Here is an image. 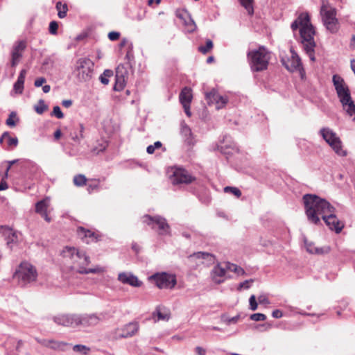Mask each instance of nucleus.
Listing matches in <instances>:
<instances>
[{
    "instance_id": "1",
    "label": "nucleus",
    "mask_w": 355,
    "mask_h": 355,
    "mask_svg": "<svg viewBox=\"0 0 355 355\" xmlns=\"http://www.w3.org/2000/svg\"><path fill=\"white\" fill-rule=\"evenodd\" d=\"M303 202L308 220L315 225L320 223L319 216H321L327 226L336 233H340L344 225L335 215L336 208L327 200L315 194L303 196Z\"/></svg>"
},
{
    "instance_id": "2",
    "label": "nucleus",
    "mask_w": 355,
    "mask_h": 355,
    "mask_svg": "<svg viewBox=\"0 0 355 355\" xmlns=\"http://www.w3.org/2000/svg\"><path fill=\"white\" fill-rule=\"evenodd\" d=\"M291 27L293 31H295L299 28V27H300V34L303 48L310 60L312 62H314L315 60L314 55L315 43L313 39L315 31L310 23L309 15L307 13L300 14L299 17L291 24Z\"/></svg>"
},
{
    "instance_id": "3",
    "label": "nucleus",
    "mask_w": 355,
    "mask_h": 355,
    "mask_svg": "<svg viewBox=\"0 0 355 355\" xmlns=\"http://www.w3.org/2000/svg\"><path fill=\"white\" fill-rule=\"evenodd\" d=\"M62 254L64 258L71 259L73 263L76 264L72 266V269L80 274H95L103 271V268L99 266L94 268H85V266L90 263V258L86 255L84 251L75 248L66 247L62 251Z\"/></svg>"
},
{
    "instance_id": "4",
    "label": "nucleus",
    "mask_w": 355,
    "mask_h": 355,
    "mask_svg": "<svg viewBox=\"0 0 355 355\" xmlns=\"http://www.w3.org/2000/svg\"><path fill=\"white\" fill-rule=\"evenodd\" d=\"M247 56L253 72H260L267 69L270 60V53L264 46L249 51Z\"/></svg>"
},
{
    "instance_id": "5",
    "label": "nucleus",
    "mask_w": 355,
    "mask_h": 355,
    "mask_svg": "<svg viewBox=\"0 0 355 355\" xmlns=\"http://www.w3.org/2000/svg\"><path fill=\"white\" fill-rule=\"evenodd\" d=\"M94 63L87 58L78 59L75 64L74 73L80 82L89 81L93 75Z\"/></svg>"
},
{
    "instance_id": "6",
    "label": "nucleus",
    "mask_w": 355,
    "mask_h": 355,
    "mask_svg": "<svg viewBox=\"0 0 355 355\" xmlns=\"http://www.w3.org/2000/svg\"><path fill=\"white\" fill-rule=\"evenodd\" d=\"M320 15L326 28L331 33H336L339 29V23L336 18V9L323 5L320 9Z\"/></svg>"
},
{
    "instance_id": "7",
    "label": "nucleus",
    "mask_w": 355,
    "mask_h": 355,
    "mask_svg": "<svg viewBox=\"0 0 355 355\" xmlns=\"http://www.w3.org/2000/svg\"><path fill=\"white\" fill-rule=\"evenodd\" d=\"M37 277L35 268L28 262H22L15 274V277L17 278L23 286L35 282Z\"/></svg>"
},
{
    "instance_id": "8",
    "label": "nucleus",
    "mask_w": 355,
    "mask_h": 355,
    "mask_svg": "<svg viewBox=\"0 0 355 355\" xmlns=\"http://www.w3.org/2000/svg\"><path fill=\"white\" fill-rule=\"evenodd\" d=\"M143 222L150 226L152 229L157 230L160 235L168 234L170 232V226L166 220L160 216H151L148 214L145 215L143 217Z\"/></svg>"
},
{
    "instance_id": "9",
    "label": "nucleus",
    "mask_w": 355,
    "mask_h": 355,
    "mask_svg": "<svg viewBox=\"0 0 355 355\" xmlns=\"http://www.w3.org/2000/svg\"><path fill=\"white\" fill-rule=\"evenodd\" d=\"M149 279L160 289H171L177 284L175 275L167 272L155 273L151 275Z\"/></svg>"
},
{
    "instance_id": "10",
    "label": "nucleus",
    "mask_w": 355,
    "mask_h": 355,
    "mask_svg": "<svg viewBox=\"0 0 355 355\" xmlns=\"http://www.w3.org/2000/svg\"><path fill=\"white\" fill-rule=\"evenodd\" d=\"M332 82L341 104L345 102H349L352 99L349 88L341 76L338 74L334 75L332 77Z\"/></svg>"
},
{
    "instance_id": "11",
    "label": "nucleus",
    "mask_w": 355,
    "mask_h": 355,
    "mask_svg": "<svg viewBox=\"0 0 355 355\" xmlns=\"http://www.w3.org/2000/svg\"><path fill=\"white\" fill-rule=\"evenodd\" d=\"M291 55L290 58H282L281 62L287 70L291 72L299 71L302 77L304 69L302 68L301 59L293 49H291Z\"/></svg>"
},
{
    "instance_id": "12",
    "label": "nucleus",
    "mask_w": 355,
    "mask_h": 355,
    "mask_svg": "<svg viewBox=\"0 0 355 355\" xmlns=\"http://www.w3.org/2000/svg\"><path fill=\"white\" fill-rule=\"evenodd\" d=\"M55 323L67 327H76L80 325L78 314H60L53 318Z\"/></svg>"
},
{
    "instance_id": "13",
    "label": "nucleus",
    "mask_w": 355,
    "mask_h": 355,
    "mask_svg": "<svg viewBox=\"0 0 355 355\" xmlns=\"http://www.w3.org/2000/svg\"><path fill=\"white\" fill-rule=\"evenodd\" d=\"M194 180L195 178L187 170L182 168H175L173 175L171 177V181L173 184H189Z\"/></svg>"
},
{
    "instance_id": "14",
    "label": "nucleus",
    "mask_w": 355,
    "mask_h": 355,
    "mask_svg": "<svg viewBox=\"0 0 355 355\" xmlns=\"http://www.w3.org/2000/svg\"><path fill=\"white\" fill-rule=\"evenodd\" d=\"M205 99L209 105L216 104L217 109L223 107L228 101L226 96L220 95L217 90L214 89L205 94Z\"/></svg>"
},
{
    "instance_id": "15",
    "label": "nucleus",
    "mask_w": 355,
    "mask_h": 355,
    "mask_svg": "<svg viewBox=\"0 0 355 355\" xmlns=\"http://www.w3.org/2000/svg\"><path fill=\"white\" fill-rule=\"evenodd\" d=\"M78 319L80 320V325L85 327L95 326L102 320V314H78Z\"/></svg>"
},
{
    "instance_id": "16",
    "label": "nucleus",
    "mask_w": 355,
    "mask_h": 355,
    "mask_svg": "<svg viewBox=\"0 0 355 355\" xmlns=\"http://www.w3.org/2000/svg\"><path fill=\"white\" fill-rule=\"evenodd\" d=\"M26 49V43L24 41L18 42L14 46L12 51L11 56V66L15 67L18 64L22 57V52Z\"/></svg>"
},
{
    "instance_id": "17",
    "label": "nucleus",
    "mask_w": 355,
    "mask_h": 355,
    "mask_svg": "<svg viewBox=\"0 0 355 355\" xmlns=\"http://www.w3.org/2000/svg\"><path fill=\"white\" fill-rule=\"evenodd\" d=\"M226 267H222L220 263H218L214 267L211 272V277L212 281L216 284H220L225 281V276L226 274Z\"/></svg>"
},
{
    "instance_id": "18",
    "label": "nucleus",
    "mask_w": 355,
    "mask_h": 355,
    "mask_svg": "<svg viewBox=\"0 0 355 355\" xmlns=\"http://www.w3.org/2000/svg\"><path fill=\"white\" fill-rule=\"evenodd\" d=\"M304 243L306 251L310 254H324L329 253L330 251L329 246L315 247L313 243L309 241L305 237L304 238Z\"/></svg>"
},
{
    "instance_id": "19",
    "label": "nucleus",
    "mask_w": 355,
    "mask_h": 355,
    "mask_svg": "<svg viewBox=\"0 0 355 355\" xmlns=\"http://www.w3.org/2000/svg\"><path fill=\"white\" fill-rule=\"evenodd\" d=\"M118 279L123 284H128L135 287H139L142 284V282H140L136 276L126 272L119 273Z\"/></svg>"
},
{
    "instance_id": "20",
    "label": "nucleus",
    "mask_w": 355,
    "mask_h": 355,
    "mask_svg": "<svg viewBox=\"0 0 355 355\" xmlns=\"http://www.w3.org/2000/svg\"><path fill=\"white\" fill-rule=\"evenodd\" d=\"M77 234L79 238L86 243L98 241V236L94 232L89 230H86L84 227H79L77 230Z\"/></svg>"
},
{
    "instance_id": "21",
    "label": "nucleus",
    "mask_w": 355,
    "mask_h": 355,
    "mask_svg": "<svg viewBox=\"0 0 355 355\" xmlns=\"http://www.w3.org/2000/svg\"><path fill=\"white\" fill-rule=\"evenodd\" d=\"M123 67L119 66L116 70L115 76V84L114 86V90L121 91L125 87V76L123 73Z\"/></svg>"
},
{
    "instance_id": "22",
    "label": "nucleus",
    "mask_w": 355,
    "mask_h": 355,
    "mask_svg": "<svg viewBox=\"0 0 355 355\" xmlns=\"http://www.w3.org/2000/svg\"><path fill=\"white\" fill-rule=\"evenodd\" d=\"M320 134L323 138V139L329 145L334 144L336 142V140L339 137L337 136L336 133L334 132L329 128H322L320 130Z\"/></svg>"
},
{
    "instance_id": "23",
    "label": "nucleus",
    "mask_w": 355,
    "mask_h": 355,
    "mask_svg": "<svg viewBox=\"0 0 355 355\" xmlns=\"http://www.w3.org/2000/svg\"><path fill=\"white\" fill-rule=\"evenodd\" d=\"M180 133L188 145L194 144L195 141L191 130L184 122L181 123Z\"/></svg>"
},
{
    "instance_id": "24",
    "label": "nucleus",
    "mask_w": 355,
    "mask_h": 355,
    "mask_svg": "<svg viewBox=\"0 0 355 355\" xmlns=\"http://www.w3.org/2000/svg\"><path fill=\"white\" fill-rule=\"evenodd\" d=\"M139 329V324L137 322H130L126 324L122 329V337L128 338L135 335Z\"/></svg>"
},
{
    "instance_id": "25",
    "label": "nucleus",
    "mask_w": 355,
    "mask_h": 355,
    "mask_svg": "<svg viewBox=\"0 0 355 355\" xmlns=\"http://www.w3.org/2000/svg\"><path fill=\"white\" fill-rule=\"evenodd\" d=\"M179 98L182 106L190 105L192 100L191 89L187 87H184L180 94Z\"/></svg>"
},
{
    "instance_id": "26",
    "label": "nucleus",
    "mask_w": 355,
    "mask_h": 355,
    "mask_svg": "<svg viewBox=\"0 0 355 355\" xmlns=\"http://www.w3.org/2000/svg\"><path fill=\"white\" fill-rule=\"evenodd\" d=\"M26 74V71L25 69H22L20 71L17 80L14 84V89L16 93L21 94L23 92Z\"/></svg>"
},
{
    "instance_id": "27",
    "label": "nucleus",
    "mask_w": 355,
    "mask_h": 355,
    "mask_svg": "<svg viewBox=\"0 0 355 355\" xmlns=\"http://www.w3.org/2000/svg\"><path fill=\"white\" fill-rule=\"evenodd\" d=\"M331 148L334 150L335 153L340 157H345L347 155V150L343 149V143L340 138L336 140L334 144H331Z\"/></svg>"
},
{
    "instance_id": "28",
    "label": "nucleus",
    "mask_w": 355,
    "mask_h": 355,
    "mask_svg": "<svg viewBox=\"0 0 355 355\" xmlns=\"http://www.w3.org/2000/svg\"><path fill=\"white\" fill-rule=\"evenodd\" d=\"M342 106L347 114L355 120V104L353 100L351 99L349 102L343 103Z\"/></svg>"
},
{
    "instance_id": "29",
    "label": "nucleus",
    "mask_w": 355,
    "mask_h": 355,
    "mask_svg": "<svg viewBox=\"0 0 355 355\" xmlns=\"http://www.w3.org/2000/svg\"><path fill=\"white\" fill-rule=\"evenodd\" d=\"M227 270H230L238 275H243L245 274V270L240 266L230 262L225 263Z\"/></svg>"
},
{
    "instance_id": "30",
    "label": "nucleus",
    "mask_w": 355,
    "mask_h": 355,
    "mask_svg": "<svg viewBox=\"0 0 355 355\" xmlns=\"http://www.w3.org/2000/svg\"><path fill=\"white\" fill-rule=\"evenodd\" d=\"M56 10H58V16L60 19H63L66 17L67 12L68 11V7L66 3H62V2L58 1L56 3L55 6Z\"/></svg>"
},
{
    "instance_id": "31",
    "label": "nucleus",
    "mask_w": 355,
    "mask_h": 355,
    "mask_svg": "<svg viewBox=\"0 0 355 355\" xmlns=\"http://www.w3.org/2000/svg\"><path fill=\"white\" fill-rule=\"evenodd\" d=\"M48 204L46 200L37 202L35 205V211L40 215L46 212Z\"/></svg>"
},
{
    "instance_id": "32",
    "label": "nucleus",
    "mask_w": 355,
    "mask_h": 355,
    "mask_svg": "<svg viewBox=\"0 0 355 355\" xmlns=\"http://www.w3.org/2000/svg\"><path fill=\"white\" fill-rule=\"evenodd\" d=\"M113 75V71L110 69H105L103 73L100 76L99 80L103 85L109 83V78Z\"/></svg>"
},
{
    "instance_id": "33",
    "label": "nucleus",
    "mask_w": 355,
    "mask_h": 355,
    "mask_svg": "<svg viewBox=\"0 0 355 355\" xmlns=\"http://www.w3.org/2000/svg\"><path fill=\"white\" fill-rule=\"evenodd\" d=\"M240 2L249 15H251L254 13L253 0H240Z\"/></svg>"
},
{
    "instance_id": "34",
    "label": "nucleus",
    "mask_w": 355,
    "mask_h": 355,
    "mask_svg": "<svg viewBox=\"0 0 355 355\" xmlns=\"http://www.w3.org/2000/svg\"><path fill=\"white\" fill-rule=\"evenodd\" d=\"M155 314L157 315L158 320H168L170 318V313L168 311H166L164 312H162L159 308L156 309V312L153 313V315Z\"/></svg>"
},
{
    "instance_id": "35",
    "label": "nucleus",
    "mask_w": 355,
    "mask_h": 355,
    "mask_svg": "<svg viewBox=\"0 0 355 355\" xmlns=\"http://www.w3.org/2000/svg\"><path fill=\"white\" fill-rule=\"evenodd\" d=\"M214 46L213 42L211 40L208 39L206 41L205 46H200L198 47V51L202 54L207 53L209 51L212 49Z\"/></svg>"
},
{
    "instance_id": "36",
    "label": "nucleus",
    "mask_w": 355,
    "mask_h": 355,
    "mask_svg": "<svg viewBox=\"0 0 355 355\" xmlns=\"http://www.w3.org/2000/svg\"><path fill=\"white\" fill-rule=\"evenodd\" d=\"M86 177L84 175H76L73 178V183L78 187H82L86 184Z\"/></svg>"
},
{
    "instance_id": "37",
    "label": "nucleus",
    "mask_w": 355,
    "mask_h": 355,
    "mask_svg": "<svg viewBox=\"0 0 355 355\" xmlns=\"http://www.w3.org/2000/svg\"><path fill=\"white\" fill-rule=\"evenodd\" d=\"M17 240L18 239L17 233L12 232V230H9L8 234L7 236V245L11 248L10 244L16 243Z\"/></svg>"
},
{
    "instance_id": "38",
    "label": "nucleus",
    "mask_w": 355,
    "mask_h": 355,
    "mask_svg": "<svg viewBox=\"0 0 355 355\" xmlns=\"http://www.w3.org/2000/svg\"><path fill=\"white\" fill-rule=\"evenodd\" d=\"M73 350L76 352L83 353V354H87L90 349L83 345H76L73 347Z\"/></svg>"
},
{
    "instance_id": "39",
    "label": "nucleus",
    "mask_w": 355,
    "mask_h": 355,
    "mask_svg": "<svg viewBox=\"0 0 355 355\" xmlns=\"http://www.w3.org/2000/svg\"><path fill=\"white\" fill-rule=\"evenodd\" d=\"M6 142L8 148H15L18 145V139L17 137H12L8 132V137H6Z\"/></svg>"
},
{
    "instance_id": "40",
    "label": "nucleus",
    "mask_w": 355,
    "mask_h": 355,
    "mask_svg": "<svg viewBox=\"0 0 355 355\" xmlns=\"http://www.w3.org/2000/svg\"><path fill=\"white\" fill-rule=\"evenodd\" d=\"M47 108V105H45L44 101L42 99L39 101V105L35 106V110L39 114H43Z\"/></svg>"
},
{
    "instance_id": "41",
    "label": "nucleus",
    "mask_w": 355,
    "mask_h": 355,
    "mask_svg": "<svg viewBox=\"0 0 355 355\" xmlns=\"http://www.w3.org/2000/svg\"><path fill=\"white\" fill-rule=\"evenodd\" d=\"M224 191L226 193L230 192L237 198L241 196V191L236 187H226L224 188Z\"/></svg>"
},
{
    "instance_id": "42",
    "label": "nucleus",
    "mask_w": 355,
    "mask_h": 355,
    "mask_svg": "<svg viewBox=\"0 0 355 355\" xmlns=\"http://www.w3.org/2000/svg\"><path fill=\"white\" fill-rule=\"evenodd\" d=\"M185 26L187 27V31L189 33L193 32L196 28V25L191 18H189L188 21H185Z\"/></svg>"
},
{
    "instance_id": "43",
    "label": "nucleus",
    "mask_w": 355,
    "mask_h": 355,
    "mask_svg": "<svg viewBox=\"0 0 355 355\" xmlns=\"http://www.w3.org/2000/svg\"><path fill=\"white\" fill-rule=\"evenodd\" d=\"M17 116V114L15 112H12L6 121V124L10 127H14L16 125L15 121L13 120L14 118Z\"/></svg>"
},
{
    "instance_id": "44",
    "label": "nucleus",
    "mask_w": 355,
    "mask_h": 355,
    "mask_svg": "<svg viewBox=\"0 0 355 355\" xmlns=\"http://www.w3.org/2000/svg\"><path fill=\"white\" fill-rule=\"evenodd\" d=\"M162 143L159 141L154 143L153 145H150L147 147L146 151L148 154H153L156 148H159L162 146Z\"/></svg>"
},
{
    "instance_id": "45",
    "label": "nucleus",
    "mask_w": 355,
    "mask_h": 355,
    "mask_svg": "<svg viewBox=\"0 0 355 355\" xmlns=\"http://www.w3.org/2000/svg\"><path fill=\"white\" fill-rule=\"evenodd\" d=\"M58 23L55 21H52L49 24V31L52 35H56L58 33Z\"/></svg>"
},
{
    "instance_id": "46",
    "label": "nucleus",
    "mask_w": 355,
    "mask_h": 355,
    "mask_svg": "<svg viewBox=\"0 0 355 355\" xmlns=\"http://www.w3.org/2000/svg\"><path fill=\"white\" fill-rule=\"evenodd\" d=\"M250 319L254 321H264L266 319V316L263 313H257L252 314Z\"/></svg>"
},
{
    "instance_id": "47",
    "label": "nucleus",
    "mask_w": 355,
    "mask_h": 355,
    "mask_svg": "<svg viewBox=\"0 0 355 355\" xmlns=\"http://www.w3.org/2000/svg\"><path fill=\"white\" fill-rule=\"evenodd\" d=\"M52 115L55 116L58 119H62L64 117V114L61 111V109L59 106L56 105L53 107Z\"/></svg>"
},
{
    "instance_id": "48",
    "label": "nucleus",
    "mask_w": 355,
    "mask_h": 355,
    "mask_svg": "<svg viewBox=\"0 0 355 355\" xmlns=\"http://www.w3.org/2000/svg\"><path fill=\"white\" fill-rule=\"evenodd\" d=\"M67 344L63 342H58L53 340H51L49 347L53 349H60L62 346L66 345Z\"/></svg>"
},
{
    "instance_id": "49",
    "label": "nucleus",
    "mask_w": 355,
    "mask_h": 355,
    "mask_svg": "<svg viewBox=\"0 0 355 355\" xmlns=\"http://www.w3.org/2000/svg\"><path fill=\"white\" fill-rule=\"evenodd\" d=\"M250 307L252 311H255L257 309L258 304L256 301V297L254 295H251L249 299Z\"/></svg>"
},
{
    "instance_id": "50",
    "label": "nucleus",
    "mask_w": 355,
    "mask_h": 355,
    "mask_svg": "<svg viewBox=\"0 0 355 355\" xmlns=\"http://www.w3.org/2000/svg\"><path fill=\"white\" fill-rule=\"evenodd\" d=\"M120 37V33L119 32L112 31L109 33L108 34V38L111 41H116Z\"/></svg>"
},
{
    "instance_id": "51",
    "label": "nucleus",
    "mask_w": 355,
    "mask_h": 355,
    "mask_svg": "<svg viewBox=\"0 0 355 355\" xmlns=\"http://www.w3.org/2000/svg\"><path fill=\"white\" fill-rule=\"evenodd\" d=\"M252 282H253V279H249V280H245L243 282H241L239 284L238 289L239 290H241V288L248 289L250 288V283H251Z\"/></svg>"
},
{
    "instance_id": "52",
    "label": "nucleus",
    "mask_w": 355,
    "mask_h": 355,
    "mask_svg": "<svg viewBox=\"0 0 355 355\" xmlns=\"http://www.w3.org/2000/svg\"><path fill=\"white\" fill-rule=\"evenodd\" d=\"M79 126H80V137H78L77 135H72L71 136V139L74 141H80V139L83 138V134H82V132H83V131L84 130L83 125V124H80Z\"/></svg>"
},
{
    "instance_id": "53",
    "label": "nucleus",
    "mask_w": 355,
    "mask_h": 355,
    "mask_svg": "<svg viewBox=\"0 0 355 355\" xmlns=\"http://www.w3.org/2000/svg\"><path fill=\"white\" fill-rule=\"evenodd\" d=\"M46 82V80L44 77H40L35 80L34 85L36 87H41L44 83Z\"/></svg>"
},
{
    "instance_id": "54",
    "label": "nucleus",
    "mask_w": 355,
    "mask_h": 355,
    "mask_svg": "<svg viewBox=\"0 0 355 355\" xmlns=\"http://www.w3.org/2000/svg\"><path fill=\"white\" fill-rule=\"evenodd\" d=\"M258 302L259 304H268L270 303L268 297L264 295H261L258 297Z\"/></svg>"
},
{
    "instance_id": "55",
    "label": "nucleus",
    "mask_w": 355,
    "mask_h": 355,
    "mask_svg": "<svg viewBox=\"0 0 355 355\" xmlns=\"http://www.w3.org/2000/svg\"><path fill=\"white\" fill-rule=\"evenodd\" d=\"M203 256H209L207 252H195L193 254L190 256L191 258L195 257L196 259H202Z\"/></svg>"
},
{
    "instance_id": "56",
    "label": "nucleus",
    "mask_w": 355,
    "mask_h": 355,
    "mask_svg": "<svg viewBox=\"0 0 355 355\" xmlns=\"http://www.w3.org/2000/svg\"><path fill=\"white\" fill-rule=\"evenodd\" d=\"M132 44H130V46H129V50L128 51L126 55H125V58L130 61L131 59H132L134 58L133 56V53L132 52Z\"/></svg>"
},
{
    "instance_id": "57",
    "label": "nucleus",
    "mask_w": 355,
    "mask_h": 355,
    "mask_svg": "<svg viewBox=\"0 0 355 355\" xmlns=\"http://www.w3.org/2000/svg\"><path fill=\"white\" fill-rule=\"evenodd\" d=\"M36 340L37 341V343L42 344V345L45 346V347H49L51 342V340H45V339L40 340L39 338H36Z\"/></svg>"
},
{
    "instance_id": "58",
    "label": "nucleus",
    "mask_w": 355,
    "mask_h": 355,
    "mask_svg": "<svg viewBox=\"0 0 355 355\" xmlns=\"http://www.w3.org/2000/svg\"><path fill=\"white\" fill-rule=\"evenodd\" d=\"M282 315V312L279 309L274 310L272 313V316L275 318H280Z\"/></svg>"
},
{
    "instance_id": "59",
    "label": "nucleus",
    "mask_w": 355,
    "mask_h": 355,
    "mask_svg": "<svg viewBox=\"0 0 355 355\" xmlns=\"http://www.w3.org/2000/svg\"><path fill=\"white\" fill-rule=\"evenodd\" d=\"M195 351L198 355H205L206 354V350L204 348L199 347V346L196 347Z\"/></svg>"
},
{
    "instance_id": "60",
    "label": "nucleus",
    "mask_w": 355,
    "mask_h": 355,
    "mask_svg": "<svg viewBox=\"0 0 355 355\" xmlns=\"http://www.w3.org/2000/svg\"><path fill=\"white\" fill-rule=\"evenodd\" d=\"M209 256H203L202 259H206L208 261L209 263H212L214 261V257L211 254L208 253Z\"/></svg>"
},
{
    "instance_id": "61",
    "label": "nucleus",
    "mask_w": 355,
    "mask_h": 355,
    "mask_svg": "<svg viewBox=\"0 0 355 355\" xmlns=\"http://www.w3.org/2000/svg\"><path fill=\"white\" fill-rule=\"evenodd\" d=\"M73 102L71 100H63L62 102V105L64 107H69L71 106Z\"/></svg>"
},
{
    "instance_id": "62",
    "label": "nucleus",
    "mask_w": 355,
    "mask_h": 355,
    "mask_svg": "<svg viewBox=\"0 0 355 355\" xmlns=\"http://www.w3.org/2000/svg\"><path fill=\"white\" fill-rule=\"evenodd\" d=\"M8 188V184L4 181L1 180L0 182V191H4Z\"/></svg>"
},
{
    "instance_id": "63",
    "label": "nucleus",
    "mask_w": 355,
    "mask_h": 355,
    "mask_svg": "<svg viewBox=\"0 0 355 355\" xmlns=\"http://www.w3.org/2000/svg\"><path fill=\"white\" fill-rule=\"evenodd\" d=\"M6 137H8V132H4L0 137L1 144H2L4 141H6Z\"/></svg>"
},
{
    "instance_id": "64",
    "label": "nucleus",
    "mask_w": 355,
    "mask_h": 355,
    "mask_svg": "<svg viewBox=\"0 0 355 355\" xmlns=\"http://www.w3.org/2000/svg\"><path fill=\"white\" fill-rule=\"evenodd\" d=\"M183 107H184V112H185L186 114L188 116H191V113L190 112V105H185V106H183Z\"/></svg>"
}]
</instances>
